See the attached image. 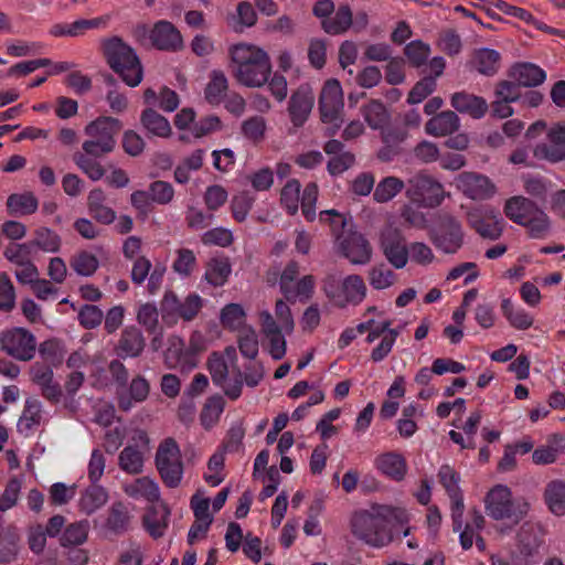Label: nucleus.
<instances>
[{
  "mask_svg": "<svg viewBox=\"0 0 565 565\" xmlns=\"http://www.w3.org/2000/svg\"><path fill=\"white\" fill-rule=\"evenodd\" d=\"M409 520L411 515L404 508L373 505L352 514L350 530L356 540L369 546L382 548L394 541L398 530L404 536L411 534Z\"/></svg>",
  "mask_w": 565,
  "mask_h": 565,
  "instance_id": "nucleus-1",
  "label": "nucleus"
},
{
  "mask_svg": "<svg viewBox=\"0 0 565 565\" xmlns=\"http://www.w3.org/2000/svg\"><path fill=\"white\" fill-rule=\"evenodd\" d=\"M230 71L234 79L249 88L264 86L271 74L269 54L260 46L238 42L228 47Z\"/></svg>",
  "mask_w": 565,
  "mask_h": 565,
  "instance_id": "nucleus-2",
  "label": "nucleus"
},
{
  "mask_svg": "<svg viewBox=\"0 0 565 565\" xmlns=\"http://www.w3.org/2000/svg\"><path fill=\"white\" fill-rule=\"evenodd\" d=\"M530 503L524 498H514L505 484H495L484 497V509L489 518L504 523L498 527L501 534L510 533L529 513Z\"/></svg>",
  "mask_w": 565,
  "mask_h": 565,
  "instance_id": "nucleus-3",
  "label": "nucleus"
},
{
  "mask_svg": "<svg viewBox=\"0 0 565 565\" xmlns=\"http://www.w3.org/2000/svg\"><path fill=\"white\" fill-rule=\"evenodd\" d=\"M505 216L526 228L530 237L541 239L552 231V220L532 199L523 195L509 198L503 206Z\"/></svg>",
  "mask_w": 565,
  "mask_h": 565,
  "instance_id": "nucleus-4",
  "label": "nucleus"
},
{
  "mask_svg": "<svg viewBox=\"0 0 565 565\" xmlns=\"http://www.w3.org/2000/svg\"><path fill=\"white\" fill-rule=\"evenodd\" d=\"M103 50L109 66L128 86L136 87L141 83L142 66L130 46L120 39L113 38L103 43Z\"/></svg>",
  "mask_w": 565,
  "mask_h": 565,
  "instance_id": "nucleus-5",
  "label": "nucleus"
},
{
  "mask_svg": "<svg viewBox=\"0 0 565 565\" xmlns=\"http://www.w3.org/2000/svg\"><path fill=\"white\" fill-rule=\"evenodd\" d=\"M121 121L109 116H102L86 125L84 134L87 139L83 142V150L94 158L103 157L115 149V137L121 130Z\"/></svg>",
  "mask_w": 565,
  "mask_h": 565,
  "instance_id": "nucleus-6",
  "label": "nucleus"
},
{
  "mask_svg": "<svg viewBox=\"0 0 565 565\" xmlns=\"http://www.w3.org/2000/svg\"><path fill=\"white\" fill-rule=\"evenodd\" d=\"M323 291L327 297L339 308L348 306H358L366 297V285L359 275H349L339 278L330 274L323 281Z\"/></svg>",
  "mask_w": 565,
  "mask_h": 565,
  "instance_id": "nucleus-7",
  "label": "nucleus"
},
{
  "mask_svg": "<svg viewBox=\"0 0 565 565\" xmlns=\"http://www.w3.org/2000/svg\"><path fill=\"white\" fill-rule=\"evenodd\" d=\"M156 469L168 488H178L183 479L184 463L181 449L172 437L162 439L154 455Z\"/></svg>",
  "mask_w": 565,
  "mask_h": 565,
  "instance_id": "nucleus-8",
  "label": "nucleus"
},
{
  "mask_svg": "<svg viewBox=\"0 0 565 565\" xmlns=\"http://www.w3.org/2000/svg\"><path fill=\"white\" fill-rule=\"evenodd\" d=\"M150 449L151 441L148 433L141 428L132 429L128 444L119 452V468L128 475H140Z\"/></svg>",
  "mask_w": 565,
  "mask_h": 565,
  "instance_id": "nucleus-9",
  "label": "nucleus"
},
{
  "mask_svg": "<svg viewBox=\"0 0 565 565\" xmlns=\"http://www.w3.org/2000/svg\"><path fill=\"white\" fill-rule=\"evenodd\" d=\"M405 194L423 207L440 205L446 195L443 184L425 173H417L407 181Z\"/></svg>",
  "mask_w": 565,
  "mask_h": 565,
  "instance_id": "nucleus-10",
  "label": "nucleus"
},
{
  "mask_svg": "<svg viewBox=\"0 0 565 565\" xmlns=\"http://www.w3.org/2000/svg\"><path fill=\"white\" fill-rule=\"evenodd\" d=\"M0 350L17 361H31L36 353V339L24 328H10L0 332Z\"/></svg>",
  "mask_w": 565,
  "mask_h": 565,
  "instance_id": "nucleus-11",
  "label": "nucleus"
},
{
  "mask_svg": "<svg viewBox=\"0 0 565 565\" xmlns=\"http://www.w3.org/2000/svg\"><path fill=\"white\" fill-rule=\"evenodd\" d=\"M344 107L343 90L338 79H328L320 93L319 110L321 120L334 126V134L340 128V116Z\"/></svg>",
  "mask_w": 565,
  "mask_h": 565,
  "instance_id": "nucleus-12",
  "label": "nucleus"
},
{
  "mask_svg": "<svg viewBox=\"0 0 565 565\" xmlns=\"http://www.w3.org/2000/svg\"><path fill=\"white\" fill-rule=\"evenodd\" d=\"M455 185L472 201H487L498 193L497 184L489 177L472 171L459 173L455 178Z\"/></svg>",
  "mask_w": 565,
  "mask_h": 565,
  "instance_id": "nucleus-13",
  "label": "nucleus"
},
{
  "mask_svg": "<svg viewBox=\"0 0 565 565\" xmlns=\"http://www.w3.org/2000/svg\"><path fill=\"white\" fill-rule=\"evenodd\" d=\"M201 307L202 299L199 295H189L181 301L173 292L168 291L161 301L162 319L169 324L175 323L180 318L190 321L198 315Z\"/></svg>",
  "mask_w": 565,
  "mask_h": 565,
  "instance_id": "nucleus-14",
  "label": "nucleus"
},
{
  "mask_svg": "<svg viewBox=\"0 0 565 565\" xmlns=\"http://www.w3.org/2000/svg\"><path fill=\"white\" fill-rule=\"evenodd\" d=\"M429 237L436 248L445 254H455L463 243L461 225L451 215L443 216Z\"/></svg>",
  "mask_w": 565,
  "mask_h": 565,
  "instance_id": "nucleus-15",
  "label": "nucleus"
},
{
  "mask_svg": "<svg viewBox=\"0 0 565 565\" xmlns=\"http://www.w3.org/2000/svg\"><path fill=\"white\" fill-rule=\"evenodd\" d=\"M408 247L403 233L393 226H386L380 234V248L386 260L396 269L406 267Z\"/></svg>",
  "mask_w": 565,
  "mask_h": 565,
  "instance_id": "nucleus-16",
  "label": "nucleus"
},
{
  "mask_svg": "<svg viewBox=\"0 0 565 565\" xmlns=\"http://www.w3.org/2000/svg\"><path fill=\"white\" fill-rule=\"evenodd\" d=\"M467 222L482 237L497 239L503 231V218L493 210L472 209L467 213Z\"/></svg>",
  "mask_w": 565,
  "mask_h": 565,
  "instance_id": "nucleus-17",
  "label": "nucleus"
},
{
  "mask_svg": "<svg viewBox=\"0 0 565 565\" xmlns=\"http://www.w3.org/2000/svg\"><path fill=\"white\" fill-rule=\"evenodd\" d=\"M164 363L169 369H180L182 372H190L196 364L195 352L186 347L183 339L172 335L168 339V347L164 351Z\"/></svg>",
  "mask_w": 565,
  "mask_h": 565,
  "instance_id": "nucleus-18",
  "label": "nucleus"
},
{
  "mask_svg": "<svg viewBox=\"0 0 565 565\" xmlns=\"http://www.w3.org/2000/svg\"><path fill=\"white\" fill-rule=\"evenodd\" d=\"M337 246L352 264L364 265L371 259L372 248L366 238L358 232L350 231L343 237H339Z\"/></svg>",
  "mask_w": 565,
  "mask_h": 565,
  "instance_id": "nucleus-19",
  "label": "nucleus"
},
{
  "mask_svg": "<svg viewBox=\"0 0 565 565\" xmlns=\"http://www.w3.org/2000/svg\"><path fill=\"white\" fill-rule=\"evenodd\" d=\"M29 375L31 381L36 384L44 398L52 403H58L62 397V390L54 381L53 366L44 362H35L30 366Z\"/></svg>",
  "mask_w": 565,
  "mask_h": 565,
  "instance_id": "nucleus-20",
  "label": "nucleus"
},
{
  "mask_svg": "<svg viewBox=\"0 0 565 565\" xmlns=\"http://www.w3.org/2000/svg\"><path fill=\"white\" fill-rule=\"evenodd\" d=\"M315 105V94L309 85H301L290 96L288 114L290 121L297 128L303 126L308 120Z\"/></svg>",
  "mask_w": 565,
  "mask_h": 565,
  "instance_id": "nucleus-21",
  "label": "nucleus"
},
{
  "mask_svg": "<svg viewBox=\"0 0 565 565\" xmlns=\"http://www.w3.org/2000/svg\"><path fill=\"white\" fill-rule=\"evenodd\" d=\"M544 544V535L542 531L531 523H524L516 536V546L520 555L530 563L540 554V550Z\"/></svg>",
  "mask_w": 565,
  "mask_h": 565,
  "instance_id": "nucleus-22",
  "label": "nucleus"
},
{
  "mask_svg": "<svg viewBox=\"0 0 565 565\" xmlns=\"http://www.w3.org/2000/svg\"><path fill=\"white\" fill-rule=\"evenodd\" d=\"M374 467L382 475L397 482L404 480L408 470L406 459L396 451H387L376 456Z\"/></svg>",
  "mask_w": 565,
  "mask_h": 565,
  "instance_id": "nucleus-23",
  "label": "nucleus"
},
{
  "mask_svg": "<svg viewBox=\"0 0 565 565\" xmlns=\"http://www.w3.org/2000/svg\"><path fill=\"white\" fill-rule=\"evenodd\" d=\"M124 492L136 500L143 499L149 503H158L161 500L159 483L149 476H143L124 486Z\"/></svg>",
  "mask_w": 565,
  "mask_h": 565,
  "instance_id": "nucleus-24",
  "label": "nucleus"
},
{
  "mask_svg": "<svg viewBox=\"0 0 565 565\" xmlns=\"http://www.w3.org/2000/svg\"><path fill=\"white\" fill-rule=\"evenodd\" d=\"M450 105L459 113L467 114L473 119L482 118L488 111V103L484 98L469 94L467 92H458L451 95Z\"/></svg>",
  "mask_w": 565,
  "mask_h": 565,
  "instance_id": "nucleus-25",
  "label": "nucleus"
},
{
  "mask_svg": "<svg viewBox=\"0 0 565 565\" xmlns=\"http://www.w3.org/2000/svg\"><path fill=\"white\" fill-rule=\"evenodd\" d=\"M152 44L160 50H177L182 45L180 32L171 22L159 21L150 31Z\"/></svg>",
  "mask_w": 565,
  "mask_h": 565,
  "instance_id": "nucleus-26",
  "label": "nucleus"
},
{
  "mask_svg": "<svg viewBox=\"0 0 565 565\" xmlns=\"http://www.w3.org/2000/svg\"><path fill=\"white\" fill-rule=\"evenodd\" d=\"M142 332L136 327H127L122 330L116 352L122 359L137 358L145 349Z\"/></svg>",
  "mask_w": 565,
  "mask_h": 565,
  "instance_id": "nucleus-27",
  "label": "nucleus"
},
{
  "mask_svg": "<svg viewBox=\"0 0 565 565\" xmlns=\"http://www.w3.org/2000/svg\"><path fill=\"white\" fill-rule=\"evenodd\" d=\"M104 25L105 20L103 18L81 19L71 23H56L51 26L49 33L54 38H76L83 35L87 30L98 29Z\"/></svg>",
  "mask_w": 565,
  "mask_h": 565,
  "instance_id": "nucleus-28",
  "label": "nucleus"
},
{
  "mask_svg": "<svg viewBox=\"0 0 565 565\" xmlns=\"http://www.w3.org/2000/svg\"><path fill=\"white\" fill-rule=\"evenodd\" d=\"M548 511L556 516L565 515V480L554 479L546 483L543 492Z\"/></svg>",
  "mask_w": 565,
  "mask_h": 565,
  "instance_id": "nucleus-29",
  "label": "nucleus"
},
{
  "mask_svg": "<svg viewBox=\"0 0 565 565\" xmlns=\"http://www.w3.org/2000/svg\"><path fill=\"white\" fill-rule=\"evenodd\" d=\"M459 117L451 110L443 111L430 118L425 125L426 134L435 137H444L458 130Z\"/></svg>",
  "mask_w": 565,
  "mask_h": 565,
  "instance_id": "nucleus-30",
  "label": "nucleus"
},
{
  "mask_svg": "<svg viewBox=\"0 0 565 565\" xmlns=\"http://www.w3.org/2000/svg\"><path fill=\"white\" fill-rule=\"evenodd\" d=\"M106 194L102 189H94L87 196L90 215L102 224H111L116 220L115 211L106 205Z\"/></svg>",
  "mask_w": 565,
  "mask_h": 565,
  "instance_id": "nucleus-31",
  "label": "nucleus"
},
{
  "mask_svg": "<svg viewBox=\"0 0 565 565\" xmlns=\"http://www.w3.org/2000/svg\"><path fill=\"white\" fill-rule=\"evenodd\" d=\"M107 501V491L102 486L93 483L81 493L78 508L84 514L90 515L102 509Z\"/></svg>",
  "mask_w": 565,
  "mask_h": 565,
  "instance_id": "nucleus-32",
  "label": "nucleus"
},
{
  "mask_svg": "<svg viewBox=\"0 0 565 565\" xmlns=\"http://www.w3.org/2000/svg\"><path fill=\"white\" fill-rule=\"evenodd\" d=\"M130 524V514L122 502H115L108 510L104 529L107 533L115 535L124 534L128 531Z\"/></svg>",
  "mask_w": 565,
  "mask_h": 565,
  "instance_id": "nucleus-33",
  "label": "nucleus"
},
{
  "mask_svg": "<svg viewBox=\"0 0 565 565\" xmlns=\"http://www.w3.org/2000/svg\"><path fill=\"white\" fill-rule=\"evenodd\" d=\"M510 75L518 83V85L524 87L541 85L546 78V73L541 67L532 63H521L514 65Z\"/></svg>",
  "mask_w": 565,
  "mask_h": 565,
  "instance_id": "nucleus-34",
  "label": "nucleus"
},
{
  "mask_svg": "<svg viewBox=\"0 0 565 565\" xmlns=\"http://www.w3.org/2000/svg\"><path fill=\"white\" fill-rule=\"evenodd\" d=\"M149 382L143 376L137 375L129 385L128 395L122 394L119 396L118 405L122 411L128 412L135 404L146 401L149 396Z\"/></svg>",
  "mask_w": 565,
  "mask_h": 565,
  "instance_id": "nucleus-35",
  "label": "nucleus"
},
{
  "mask_svg": "<svg viewBox=\"0 0 565 565\" xmlns=\"http://www.w3.org/2000/svg\"><path fill=\"white\" fill-rule=\"evenodd\" d=\"M471 66L478 73L492 76L500 67V54L492 49H479L472 54Z\"/></svg>",
  "mask_w": 565,
  "mask_h": 565,
  "instance_id": "nucleus-36",
  "label": "nucleus"
},
{
  "mask_svg": "<svg viewBox=\"0 0 565 565\" xmlns=\"http://www.w3.org/2000/svg\"><path fill=\"white\" fill-rule=\"evenodd\" d=\"M140 122L151 136L167 138L171 135V126L168 119L152 108H147L141 113Z\"/></svg>",
  "mask_w": 565,
  "mask_h": 565,
  "instance_id": "nucleus-37",
  "label": "nucleus"
},
{
  "mask_svg": "<svg viewBox=\"0 0 565 565\" xmlns=\"http://www.w3.org/2000/svg\"><path fill=\"white\" fill-rule=\"evenodd\" d=\"M231 273L232 265L227 257H214L206 265L204 278L210 285L221 287L225 285Z\"/></svg>",
  "mask_w": 565,
  "mask_h": 565,
  "instance_id": "nucleus-38",
  "label": "nucleus"
},
{
  "mask_svg": "<svg viewBox=\"0 0 565 565\" xmlns=\"http://www.w3.org/2000/svg\"><path fill=\"white\" fill-rule=\"evenodd\" d=\"M501 310L510 326L516 330H527L533 326V316L523 308L515 307L509 298L502 300Z\"/></svg>",
  "mask_w": 565,
  "mask_h": 565,
  "instance_id": "nucleus-39",
  "label": "nucleus"
},
{
  "mask_svg": "<svg viewBox=\"0 0 565 565\" xmlns=\"http://www.w3.org/2000/svg\"><path fill=\"white\" fill-rule=\"evenodd\" d=\"M405 188V182L394 175H388L379 181L373 191V200L377 203H387L399 194Z\"/></svg>",
  "mask_w": 565,
  "mask_h": 565,
  "instance_id": "nucleus-40",
  "label": "nucleus"
},
{
  "mask_svg": "<svg viewBox=\"0 0 565 565\" xmlns=\"http://www.w3.org/2000/svg\"><path fill=\"white\" fill-rule=\"evenodd\" d=\"M170 514L166 504H161L160 509L150 508L143 516V524L149 534L153 537L163 535L168 526V516Z\"/></svg>",
  "mask_w": 565,
  "mask_h": 565,
  "instance_id": "nucleus-41",
  "label": "nucleus"
},
{
  "mask_svg": "<svg viewBox=\"0 0 565 565\" xmlns=\"http://www.w3.org/2000/svg\"><path fill=\"white\" fill-rule=\"evenodd\" d=\"M228 81L222 71H212L210 81L204 89V97L211 105H218L227 90Z\"/></svg>",
  "mask_w": 565,
  "mask_h": 565,
  "instance_id": "nucleus-42",
  "label": "nucleus"
},
{
  "mask_svg": "<svg viewBox=\"0 0 565 565\" xmlns=\"http://www.w3.org/2000/svg\"><path fill=\"white\" fill-rule=\"evenodd\" d=\"M39 206L38 199L30 192L11 194L7 200V209L10 215H30Z\"/></svg>",
  "mask_w": 565,
  "mask_h": 565,
  "instance_id": "nucleus-43",
  "label": "nucleus"
},
{
  "mask_svg": "<svg viewBox=\"0 0 565 565\" xmlns=\"http://www.w3.org/2000/svg\"><path fill=\"white\" fill-rule=\"evenodd\" d=\"M33 248L44 253H57L61 248V236L49 227H39L34 232V237L30 241Z\"/></svg>",
  "mask_w": 565,
  "mask_h": 565,
  "instance_id": "nucleus-44",
  "label": "nucleus"
},
{
  "mask_svg": "<svg viewBox=\"0 0 565 565\" xmlns=\"http://www.w3.org/2000/svg\"><path fill=\"white\" fill-rule=\"evenodd\" d=\"M364 120L372 129H383L390 120V114L380 100H371L361 109Z\"/></svg>",
  "mask_w": 565,
  "mask_h": 565,
  "instance_id": "nucleus-45",
  "label": "nucleus"
},
{
  "mask_svg": "<svg viewBox=\"0 0 565 565\" xmlns=\"http://www.w3.org/2000/svg\"><path fill=\"white\" fill-rule=\"evenodd\" d=\"M352 25V11L340 6L333 17L322 20V28L329 34H341Z\"/></svg>",
  "mask_w": 565,
  "mask_h": 565,
  "instance_id": "nucleus-46",
  "label": "nucleus"
},
{
  "mask_svg": "<svg viewBox=\"0 0 565 565\" xmlns=\"http://www.w3.org/2000/svg\"><path fill=\"white\" fill-rule=\"evenodd\" d=\"M70 265L77 275L89 277L98 269L99 262L92 253L81 250L72 256Z\"/></svg>",
  "mask_w": 565,
  "mask_h": 565,
  "instance_id": "nucleus-47",
  "label": "nucleus"
},
{
  "mask_svg": "<svg viewBox=\"0 0 565 565\" xmlns=\"http://www.w3.org/2000/svg\"><path fill=\"white\" fill-rule=\"evenodd\" d=\"M33 249L30 242L12 243L4 248L3 256L13 267L21 266L33 260Z\"/></svg>",
  "mask_w": 565,
  "mask_h": 565,
  "instance_id": "nucleus-48",
  "label": "nucleus"
},
{
  "mask_svg": "<svg viewBox=\"0 0 565 565\" xmlns=\"http://www.w3.org/2000/svg\"><path fill=\"white\" fill-rule=\"evenodd\" d=\"M43 419L42 405L38 399H28L23 414L19 420L21 430L30 431L38 428Z\"/></svg>",
  "mask_w": 565,
  "mask_h": 565,
  "instance_id": "nucleus-49",
  "label": "nucleus"
},
{
  "mask_svg": "<svg viewBox=\"0 0 565 565\" xmlns=\"http://www.w3.org/2000/svg\"><path fill=\"white\" fill-rule=\"evenodd\" d=\"M257 21V14L249 2H241L237 6V14L228 18L227 23L235 32H242L244 28L253 26Z\"/></svg>",
  "mask_w": 565,
  "mask_h": 565,
  "instance_id": "nucleus-50",
  "label": "nucleus"
},
{
  "mask_svg": "<svg viewBox=\"0 0 565 565\" xmlns=\"http://www.w3.org/2000/svg\"><path fill=\"white\" fill-rule=\"evenodd\" d=\"M237 345L241 354L249 360L256 359L258 355V335L254 328L244 327L237 335Z\"/></svg>",
  "mask_w": 565,
  "mask_h": 565,
  "instance_id": "nucleus-51",
  "label": "nucleus"
},
{
  "mask_svg": "<svg viewBox=\"0 0 565 565\" xmlns=\"http://www.w3.org/2000/svg\"><path fill=\"white\" fill-rule=\"evenodd\" d=\"M300 190V182L296 179L289 180L281 189L280 203L290 215H295L298 212Z\"/></svg>",
  "mask_w": 565,
  "mask_h": 565,
  "instance_id": "nucleus-52",
  "label": "nucleus"
},
{
  "mask_svg": "<svg viewBox=\"0 0 565 565\" xmlns=\"http://www.w3.org/2000/svg\"><path fill=\"white\" fill-rule=\"evenodd\" d=\"M246 313L239 303H228L221 311V322L231 330H241L245 326Z\"/></svg>",
  "mask_w": 565,
  "mask_h": 565,
  "instance_id": "nucleus-53",
  "label": "nucleus"
},
{
  "mask_svg": "<svg viewBox=\"0 0 565 565\" xmlns=\"http://www.w3.org/2000/svg\"><path fill=\"white\" fill-rule=\"evenodd\" d=\"M367 277L370 285L376 290L390 288L396 281L395 273L384 264L373 266Z\"/></svg>",
  "mask_w": 565,
  "mask_h": 565,
  "instance_id": "nucleus-54",
  "label": "nucleus"
},
{
  "mask_svg": "<svg viewBox=\"0 0 565 565\" xmlns=\"http://www.w3.org/2000/svg\"><path fill=\"white\" fill-rule=\"evenodd\" d=\"M319 220L323 224H328L332 232V235L335 237V243L339 241V237H343L350 231H347L345 227L348 225L347 217L339 213L337 210H324L320 212Z\"/></svg>",
  "mask_w": 565,
  "mask_h": 565,
  "instance_id": "nucleus-55",
  "label": "nucleus"
},
{
  "mask_svg": "<svg viewBox=\"0 0 565 565\" xmlns=\"http://www.w3.org/2000/svg\"><path fill=\"white\" fill-rule=\"evenodd\" d=\"M39 353L44 363L57 366L64 359L65 350L60 341L50 339L40 343Z\"/></svg>",
  "mask_w": 565,
  "mask_h": 565,
  "instance_id": "nucleus-56",
  "label": "nucleus"
},
{
  "mask_svg": "<svg viewBox=\"0 0 565 565\" xmlns=\"http://www.w3.org/2000/svg\"><path fill=\"white\" fill-rule=\"evenodd\" d=\"M267 122L264 117L254 116L242 124L243 136L254 143H259L265 139Z\"/></svg>",
  "mask_w": 565,
  "mask_h": 565,
  "instance_id": "nucleus-57",
  "label": "nucleus"
},
{
  "mask_svg": "<svg viewBox=\"0 0 565 565\" xmlns=\"http://www.w3.org/2000/svg\"><path fill=\"white\" fill-rule=\"evenodd\" d=\"M74 161L77 167L93 181L100 180L105 174L104 168L98 161H96V158L87 154L84 150L83 152L74 154Z\"/></svg>",
  "mask_w": 565,
  "mask_h": 565,
  "instance_id": "nucleus-58",
  "label": "nucleus"
},
{
  "mask_svg": "<svg viewBox=\"0 0 565 565\" xmlns=\"http://www.w3.org/2000/svg\"><path fill=\"white\" fill-rule=\"evenodd\" d=\"M533 156L537 160L550 163H558L565 160V148L552 142H539L533 149Z\"/></svg>",
  "mask_w": 565,
  "mask_h": 565,
  "instance_id": "nucleus-59",
  "label": "nucleus"
},
{
  "mask_svg": "<svg viewBox=\"0 0 565 565\" xmlns=\"http://www.w3.org/2000/svg\"><path fill=\"white\" fill-rule=\"evenodd\" d=\"M89 524L88 521H79L68 525L62 536V544L81 545L87 540Z\"/></svg>",
  "mask_w": 565,
  "mask_h": 565,
  "instance_id": "nucleus-60",
  "label": "nucleus"
},
{
  "mask_svg": "<svg viewBox=\"0 0 565 565\" xmlns=\"http://www.w3.org/2000/svg\"><path fill=\"white\" fill-rule=\"evenodd\" d=\"M223 409L224 402L222 397L215 396L209 398L200 415L201 424L205 428L212 427L218 420Z\"/></svg>",
  "mask_w": 565,
  "mask_h": 565,
  "instance_id": "nucleus-61",
  "label": "nucleus"
},
{
  "mask_svg": "<svg viewBox=\"0 0 565 565\" xmlns=\"http://www.w3.org/2000/svg\"><path fill=\"white\" fill-rule=\"evenodd\" d=\"M437 477L448 495L461 492L460 475L452 466L448 463L440 466Z\"/></svg>",
  "mask_w": 565,
  "mask_h": 565,
  "instance_id": "nucleus-62",
  "label": "nucleus"
},
{
  "mask_svg": "<svg viewBox=\"0 0 565 565\" xmlns=\"http://www.w3.org/2000/svg\"><path fill=\"white\" fill-rule=\"evenodd\" d=\"M196 267V257L189 248L177 250V257L173 262V270L182 277L190 276Z\"/></svg>",
  "mask_w": 565,
  "mask_h": 565,
  "instance_id": "nucleus-63",
  "label": "nucleus"
},
{
  "mask_svg": "<svg viewBox=\"0 0 565 565\" xmlns=\"http://www.w3.org/2000/svg\"><path fill=\"white\" fill-rule=\"evenodd\" d=\"M136 318L147 331H156L159 322V311L154 303L146 302L138 306Z\"/></svg>",
  "mask_w": 565,
  "mask_h": 565,
  "instance_id": "nucleus-64",
  "label": "nucleus"
}]
</instances>
